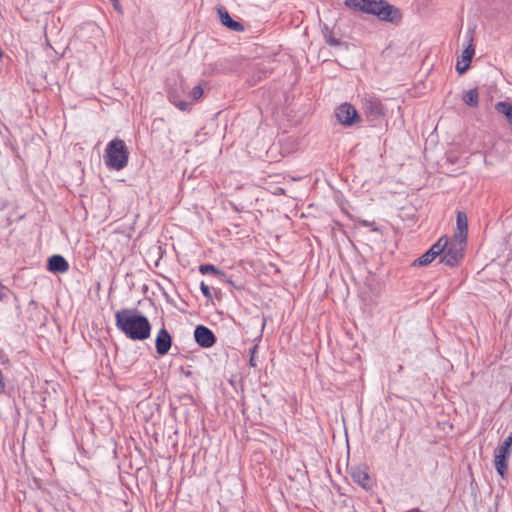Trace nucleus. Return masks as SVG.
<instances>
[{
  "label": "nucleus",
  "instance_id": "14",
  "mask_svg": "<svg viewBox=\"0 0 512 512\" xmlns=\"http://www.w3.org/2000/svg\"><path fill=\"white\" fill-rule=\"evenodd\" d=\"M47 268L53 273H64L68 271L69 264L62 255L56 254L48 259Z\"/></svg>",
  "mask_w": 512,
  "mask_h": 512
},
{
  "label": "nucleus",
  "instance_id": "23",
  "mask_svg": "<svg viewBox=\"0 0 512 512\" xmlns=\"http://www.w3.org/2000/svg\"><path fill=\"white\" fill-rule=\"evenodd\" d=\"M257 352H258V345L252 346V348L250 349V359H249V365L251 367L257 366V363H256V353Z\"/></svg>",
  "mask_w": 512,
  "mask_h": 512
},
{
  "label": "nucleus",
  "instance_id": "12",
  "mask_svg": "<svg viewBox=\"0 0 512 512\" xmlns=\"http://www.w3.org/2000/svg\"><path fill=\"white\" fill-rule=\"evenodd\" d=\"M456 226V231L452 238L467 242L468 220L465 212H457Z\"/></svg>",
  "mask_w": 512,
  "mask_h": 512
},
{
  "label": "nucleus",
  "instance_id": "22",
  "mask_svg": "<svg viewBox=\"0 0 512 512\" xmlns=\"http://www.w3.org/2000/svg\"><path fill=\"white\" fill-rule=\"evenodd\" d=\"M190 95L194 101L200 99L203 95V88L200 85L193 87V89L190 92Z\"/></svg>",
  "mask_w": 512,
  "mask_h": 512
},
{
  "label": "nucleus",
  "instance_id": "7",
  "mask_svg": "<svg viewBox=\"0 0 512 512\" xmlns=\"http://www.w3.org/2000/svg\"><path fill=\"white\" fill-rule=\"evenodd\" d=\"M195 342L202 348H210L216 343V336L211 329L198 325L194 330Z\"/></svg>",
  "mask_w": 512,
  "mask_h": 512
},
{
  "label": "nucleus",
  "instance_id": "8",
  "mask_svg": "<svg viewBox=\"0 0 512 512\" xmlns=\"http://www.w3.org/2000/svg\"><path fill=\"white\" fill-rule=\"evenodd\" d=\"M172 346V337L167 329L161 328L155 339L156 352L160 356L166 355Z\"/></svg>",
  "mask_w": 512,
  "mask_h": 512
},
{
  "label": "nucleus",
  "instance_id": "3",
  "mask_svg": "<svg viewBox=\"0 0 512 512\" xmlns=\"http://www.w3.org/2000/svg\"><path fill=\"white\" fill-rule=\"evenodd\" d=\"M129 160V151L122 139L114 138L105 149L104 162L109 169L120 171L124 169Z\"/></svg>",
  "mask_w": 512,
  "mask_h": 512
},
{
  "label": "nucleus",
  "instance_id": "10",
  "mask_svg": "<svg viewBox=\"0 0 512 512\" xmlns=\"http://www.w3.org/2000/svg\"><path fill=\"white\" fill-rule=\"evenodd\" d=\"M511 456V453L505 450H502L500 448H496L495 450V459H494V466L497 471V473L502 477L505 478L507 471H508V461Z\"/></svg>",
  "mask_w": 512,
  "mask_h": 512
},
{
  "label": "nucleus",
  "instance_id": "19",
  "mask_svg": "<svg viewBox=\"0 0 512 512\" xmlns=\"http://www.w3.org/2000/svg\"><path fill=\"white\" fill-rule=\"evenodd\" d=\"M447 241L448 239L444 236V237H441L435 244H433L429 251L430 252H433L435 251L434 253V256H440L443 255V252L447 246Z\"/></svg>",
  "mask_w": 512,
  "mask_h": 512
},
{
  "label": "nucleus",
  "instance_id": "13",
  "mask_svg": "<svg viewBox=\"0 0 512 512\" xmlns=\"http://www.w3.org/2000/svg\"><path fill=\"white\" fill-rule=\"evenodd\" d=\"M350 474L353 481L359 484L362 488L368 490L372 487V481L366 469L361 467H352Z\"/></svg>",
  "mask_w": 512,
  "mask_h": 512
},
{
  "label": "nucleus",
  "instance_id": "25",
  "mask_svg": "<svg viewBox=\"0 0 512 512\" xmlns=\"http://www.w3.org/2000/svg\"><path fill=\"white\" fill-rule=\"evenodd\" d=\"M9 292L10 290L0 283V301L5 299L8 296Z\"/></svg>",
  "mask_w": 512,
  "mask_h": 512
},
{
  "label": "nucleus",
  "instance_id": "21",
  "mask_svg": "<svg viewBox=\"0 0 512 512\" xmlns=\"http://www.w3.org/2000/svg\"><path fill=\"white\" fill-rule=\"evenodd\" d=\"M498 448L512 453V435H509Z\"/></svg>",
  "mask_w": 512,
  "mask_h": 512
},
{
  "label": "nucleus",
  "instance_id": "28",
  "mask_svg": "<svg viewBox=\"0 0 512 512\" xmlns=\"http://www.w3.org/2000/svg\"><path fill=\"white\" fill-rule=\"evenodd\" d=\"M175 99L181 100L178 95L175 94Z\"/></svg>",
  "mask_w": 512,
  "mask_h": 512
},
{
  "label": "nucleus",
  "instance_id": "15",
  "mask_svg": "<svg viewBox=\"0 0 512 512\" xmlns=\"http://www.w3.org/2000/svg\"><path fill=\"white\" fill-rule=\"evenodd\" d=\"M462 100L470 107H476L479 104V93L477 88L470 89L464 92Z\"/></svg>",
  "mask_w": 512,
  "mask_h": 512
},
{
  "label": "nucleus",
  "instance_id": "2",
  "mask_svg": "<svg viewBox=\"0 0 512 512\" xmlns=\"http://www.w3.org/2000/svg\"><path fill=\"white\" fill-rule=\"evenodd\" d=\"M345 6L390 23L401 19L399 9L384 0H345Z\"/></svg>",
  "mask_w": 512,
  "mask_h": 512
},
{
  "label": "nucleus",
  "instance_id": "4",
  "mask_svg": "<svg viewBox=\"0 0 512 512\" xmlns=\"http://www.w3.org/2000/svg\"><path fill=\"white\" fill-rule=\"evenodd\" d=\"M466 242L451 238L447 241V246L440 257V263L449 267L457 266L464 257Z\"/></svg>",
  "mask_w": 512,
  "mask_h": 512
},
{
  "label": "nucleus",
  "instance_id": "27",
  "mask_svg": "<svg viewBox=\"0 0 512 512\" xmlns=\"http://www.w3.org/2000/svg\"><path fill=\"white\" fill-rule=\"evenodd\" d=\"M114 3L116 9H119L118 0H111Z\"/></svg>",
  "mask_w": 512,
  "mask_h": 512
},
{
  "label": "nucleus",
  "instance_id": "9",
  "mask_svg": "<svg viewBox=\"0 0 512 512\" xmlns=\"http://www.w3.org/2000/svg\"><path fill=\"white\" fill-rule=\"evenodd\" d=\"M474 54L475 49L474 45L472 44V36H470L468 46L464 49L461 58H458L456 63V70L459 74H463L468 70Z\"/></svg>",
  "mask_w": 512,
  "mask_h": 512
},
{
  "label": "nucleus",
  "instance_id": "6",
  "mask_svg": "<svg viewBox=\"0 0 512 512\" xmlns=\"http://www.w3.org/2000/svg\"><path fill=\"white\" fill-rule=\"evenodd\" d=\"M335 116L339 123L345 126H352L360 121L356 109L348 103L341 104L335 111Z\"/></svg>",
  "mask_w": 512,
  "mask_h": 512
},
{
  "label": "nucleus",
  "instance_id": "11",
  "mask_svg": "<svg viewBox=\"0 0 512 512\" xmlns=\"http://www.w3.org/2000/svg\"><path fill=\"white\" fill-rule=\"evenodd\" d=\"M217 13H218L220 22L223 26H225L228 29L235 31V32L244 31L245 28H244L243 24L232 19L225 7L220 6L217 9Z\"/></svg>",
  "mask_w": 512,
  "mask_h": 512
},
{
  "label": "nucleus",
  "instance_id": "26",
  "mask_svg": "<svg viewBox=\"0 0 512 512\" xmlns=\"http://www.w3.org/2000/svg\"><path fill=\"white\" fill-rule=\"evenodd\" d=\"M360 224L364 227H372L373 225H375V222L368 220H360Z\"/></svg>",
  "mask_w": 512,
  "mask_h": 512
},
{
  "label": "nucleus",
  "instance_id": "5",
  "mask_svg": "<svg viewBox=\"0 0 512 512\" xmlns=\"http://www.w3.org/2000/svg\"><path fill=\"white\" fill-rule=\"evenodd\" d=\"M362 108L369 121H378L385 116V108L380 99L366 95L362 99Z\"/></svg>",
  "mask_w": 512,
  "mask_h": 512
},
{
  "label": "nucleus",
  "instance_id": "24",
  "mask_svg": "<svg viewBox=\"0 0 512 512\" xmlns=\"http://www.w3.org/2000/svg\"><path fill=\"white\" fill-rule=\"evenodd\" d=\"M200 289H201L202 294H203V295H204L208 300H211V299H212V294H211V292H210V289H209V287H208L204 282H201Z\"/></svg>",
  "mask_w": 512,
  "mask_h": 512
},
{
  "label": "nucleus",
  "instance_id": "16",
  "mask_svg": "<svg viewBox=\"0 0 512 512\" xmlns=\"http://www.w3.org/2000/svg\"><path fill=\"white\" fill-rule=\"evenodd\" d=\"M322 32L325 42L330 46H345L347 48V44L345 42H342L333 36V32L328 28L327 25H324Z\"/></svg>",
  "mask_w": 512,
  "mask_h": 512
},
{
  "label": "nucleus",
  "instance_id": "20",
  "mask_svg": "<svg viewBox=\"0 0 512 512\" xmlns=\"http://www.w3.org/2000/svg\"><path fill=\"white\" fill-rule=\"evenodd\" d=\"M169 100L172 104H174L178 109L181 111H189L191 108L192 103L185 101V100H177L175 99V93L170 92L169 93Z\"/></svg>",
  "mask_w": 512,
  "mask_h": 512
},
{
  "label": "nucleus",
  "instance_id": "1",
  "mask_svg": "<svg viewBox=\"0 0 512 512\" xmlns=\"http://www.w3.org/2000/svg\"><path fill=\"white\" fill-rule=\"evenodd\" d=\"M115 325L128 339L144 341L151 335L149 319L137 309H121L115 313Z\"/></svg>",
  "mask_w": 512,
  "mask_h": 512
},
{
  "label": "nucleus",
  "instance_id": "18",
  "mask_svg": "<svg viewBox=\"0 0 512 512\" xmlns=\"http://www.w3.org/2000/svg\"><path fill=\"white\" fill-rule=\"evenodd\" d=\"M199 271L201 274H212L216 277H219V278H224L225 277V274L218 270L214 265L212 264H202L200 265L199 267Z\"/></svg>",
  "mask_w": 512,
  "mask_h": 512
},
{
  "label": "nucleus",
  "instance_id": "17",
  "mask_svg": "<svg viewBox=\"0 0 512 512\" xmlns=\"http://www.w3.org/2000/svg\"><path fill=\"white\" fill-rule=\"evenodd\" d=\"M435 251L430 252L429 250L426 251L424 254H422L419 258L414 260L413 265L414 266H426L430 264L436 256H434Z\"/></svg>",
  "mask_w": 512,
  "mask_h": 512
}]
</instances>
